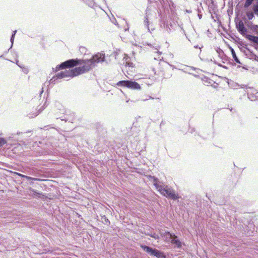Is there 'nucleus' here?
<instances>
[{
    "label": "nucleus",
    "instance_id": "393cba45",
    "mask_svg": "<svg viewBox=\"0 0 258 258\" xmlns=\"http://www.w3.org/2000/svg\"><path fill=\"white\" fill-rule=\"evenodd\" d=\"M199 17L200 19L201 18V15H199Z\"/></svg>",
    "mask_w": 258,
    "mask_h": 258
},
{
    "label": "nucleus",
    "instance_id": "b1692460",
    "mask_svg": "<svg viewBox=\"0 0 258 258\" xmlns=\"http://www.w3.org/2000/svg\"><path fill=\"white\" fill-rule=\"evenodd\" d=\"M194 47L196 48H199L198 45H196L194 46Z\"/></svg>",
    "mask_w": 258,
    "mask_h": 258
},
{
    "label": "nucleus",
    "instance_id": "1a4fd4ad",
    "mask_svg": "<svg viewBox=\"0 0 258 258\" xmlns=\"http://www.w3.org/2000/svg\"><path fill=\"white\" fill-rule=\"evenodd\" d=\"M151 255L155 256L158 258H165L166 257L165 254H164V253L163 252L160 251L156 249H153Z\"/></svg>",
    "mask_w": 258,
    "mask_h": 258
},
{
    "label": "nucleus",
    "instance_id": "39448f33",
    "mask_svg": "<svg viewBox=\"0 0 258 258\" xmlns=\"http://www.w3.org/2000/svg\"><path fill=\"white\" fill-rule=\"evenodd\" d=\"M152 17H153V18H156V13L154 11H151L149 7H148L146 10V16L145 17L144 23L145 27L147 28L149 32H150V30L149 28V21L152 19Z\"/></svg>",
    "mask_w": 258,
    "mask_h": 258
},
{
    "label": "nucleus",
    "instance_id": "9d476101",
    "mask_svg": "<svg viewBox=\"0 0 258 258\" xmlns=\"http://www.w3.org/2000/svg\"><path fill=\"white\" fill-rule=\"evenodd\" d=\"M245 37L249 41L253 42L258 45V36H254L249 34H247L245 35Z\"/></svg>",
    "mask_w": 258,
    "mask_h": 258
},
{
    "label": "nucleus",
    "instance_id": "f3484780",
    "mask_svg": "<svg viewBox=\"0 0 258 258\" xmlns=\"http://www.w3.org/2000/svg\"><path fill=\"white\" fill-rule=\"evenodd\" d=\"M124 55H125V56H124V57H123V58H124V59H125V63H126V66L130 67H133V63H132V62H128V61H127V58H126V54H124Z\"/></svg>",
    "mask_w": 258,
    "mask_h": 258
},
{
    "label": "nucleus",
    "instance_id": "a878e982",
    "mask_svg": "<svg viewBox=\"0 0 258 258\" xmlns=\"http://www.w3.org/2000/svg\"><path fill=\"white\" fill-rule=\"evenodd\" d=\"M80 49H85V48L84 47H81V48H80Z\"/></svg>",
    "mask_w": 258,
    "mask_h": 258
},
{
    "label": "nucleus",
    "instance_id": "ddd939ff",
    "mask_svg": "<svg viewBox=\"0 0 258 258\" xmlns=\"http://www.w3.org/2000/svg\"><path fill=\"white\" fill-rule=\"evenodd\" d=\"M16 32H17L16 30L14 31L13 32V34L12 35V36H11V40H10L11 42V46L10 48H12V46H13V43H14V38H15V36L16 35Z\"/></svg>",
    "mask_w": 258,
    "mask_h": 258
},
{
    "label": "nucleus",
    "instance_id": "a211bd4d",
    "mask_svg": "<svg viewBox=\"0 0 258 258\" xmlns=\"http://www.w3.org/2000/svg\"><path fill=\"white\" fill-rule=\"evenodd\" d=\"M6 143V141L4 138H0V147L3 146Z\"/></svg>",
    "mask_w": 258,
    "mask_h": 258
},
{
    "label": "nucleus",
    "instance_id": "f8f14e48",
    "mask_svg": "<svg viewBox=\"0 0 258 258\" xmlns=\"http://www.w3.org/2000/svg\"><path fill=\"white\" fill-rule=\"evenodd\" d=\"M19 175L20 176L24 177V178H25L26 179H27L28 180H35V181L40 180L39 179L37 178H33V177H32L28 176H26V175H22V174H19Z\"/></svg>",
    "mask_w": 258,
    "mask_h": 258
},
{
    "label": "nucleus",
    "instance_id": "9b49d317",
    "mask_svg": "<svg viewBox=\"0 0 258 258\" xmlns=\"http://www.w3.org/2000/svg\"><path fill=\"white\" fill-rule=\"evenodd\" d=\"M141 247L143 249H144L146 252L149 253L150 255L151 254L152 252V250H153V248L146 246V245H141Z\"/></svg>",
    "mask_w": 258,
    "mask_h": 258
},
{
    "label": "nucleus",
    "instance_id": "6ab92c4d",
    "mask_svg": "<svg viewBox=\"0 0 258 258\" xmlns=\"http://www.w3.org/2000/svg\"><path fill=\"white\" fill-rule=\"evenodd\" d=\"M253 11L255 14L258 16V6L257 5L253 6Z\"/></svg>",
    "mask_w": 258,
    "mask_h": 258
},
{
    "label": "nucleus",
    "instance_id": "4be33fe9",
    "mask_svg": "<svg viewBox=\"0 0 258 258\" xmlns=\"http://www.w3.org/2000/svg\"><path fill=\"white\" fill-rule=\"evenodd\" d=\"M39 112L42 111V109H41V107L39 109Z\"/></svg>",
    "mask_w": 258,
    "mask_h": 258
},
{
    "label": "nucleus",
    "instance_id": "412c9836",
    "mask_svg": "<svg viewBox=\"0 0 258 258\" xmlns=\"http://www.w3.org/2000/svg\"><path fill=\"white\" fill-rule=\"evenodd\" d=\"M151 236L152 237H153V238H155V239H158L159 238V236L158 235L155 234V233L153 234V235H151Z\"/></svg>",
    "mask_w": 258,
    "mask_h": 258
},
{
    "label": "nucleus",
    "instance_id": "4468645a",
    "mask_svg": "<svg viewBox=\"0 0 258 258\" xmlns=\"http://www.w3.org/2000/svg\"><path fill=\"white\" fill-rule=\"evenodd\" d=\"M253 1V0H246L244 5V8L248 7L250 5H251Z\"/></svg>",
    "mask_w": 258,
    "mask_h": 258
},
{
    "label": "nucleus",
    "instance_id": "423d86ee",
    "mask_svg": "<svg viewBox=\"0 0 258 258\" xmlns=\"http://www.w3.org/2000/svg\"><path fill=\"white\" fill-rule=\"evenodd\" d=\"M236 27L238 32L245 37V35H247L246 33L247 31V28L244 26V23L242 21H239L238 23H236Z\"/></svg>",
    "mask_w": 258,
    "mask_h": 258
},
{
    "label": "nucleus",
    "instance_id": "aec40b11",
    "mask_svg": "<svg viewBox=\"0 0 258 258\" xmlns=\"http://www.w3.org/2000/svg\"><path fill=\"white\" fill-rule=\"evenodd\" d=\"M150 99H153L154 98L152 97L151 96H148L147 98H145V99H142V100L143 101H146Z\"/></svg>",
    "mask_w": 258,
    "mask_h": 258
},
{
    "label": "nucleus",
    "instance_id": "dca6fc26",
    "mask_svg": "<svg viewBox=\"0 0 258 258\" xmlns=\"http://www.w3.org/2000/svg\"><path fill=\"white\" fill-rule=\"evenodd\" d=\"M232 55L233 57L237 63H240L238 58L236 57L235 52L234 51L233 49H232Z\"/></svg>",
    "mask_w": 258,
    "mask_h": 258
},
{
    "label": "nucleus",
    "instance_id": "0eeeda50",
    "mask_svg": "<svg viewBox=\"0 0 258 258\" xmlns=\"http://www.w3.org/2000/svg\"><path fill=\"white\" fill-rule=\"evenodd\" d=\"M248 98L251 101L258 100V91L253 88H249L247 91Z\"/></svg>",
    "mask_w": 258,
    "mask_h": 258
},
{
    "label": "nucleus",
    "instance_id": "5701e85b",
    "mask_svg": "<svg viewBox=\"0 0 258 258\" xmlns=\"http://www.w3.org/2000/svg\"><path fill=\"white\" fill-rule=\"evenodd\" d=\"M203 47V46H202L201 47H199V49H201V48ZM200 51H202V50H200Z\"/></svg>",
    "mask_w": 258,
    "mask_h": 258
},
{
    "label": "nucleus",
    "instance_id": "20e7f679",
    "mask_svg": "<svg viewBox=\"0 0 258 258\" xmlns=\"http://www.w3.org/2000/svg\"><path fill=\"white\" fill-rule=\"evenodd\" d=\"M117 85L119 86L126 87L133 90H140L141 89V86L138 83L135 81L128 80L119 81L117 83Z\"/></svg>",
    "mask_w": 258,
    "mask_h": 258
},
{
    "label": "nucleus",
    "instance_id": "f257e3e1",
    "mask_svg": "<svg viewBox=\"0 0 258 258\" xmlns=\"http://www.w3.org/2000/svg\"><path fill=\"white\" fill-rule=\"evenodd\" d=\"M105 60V54L103 53H98L93 55L91 59H69L55 68V71L57 72L60 69H64L68 68H71L77 65H79V67H76L73 69L64 70L53 76L49 81V83H54L57 79L62 78H73L80 74L85 73L96 66V63L103 62Z\"/></svg>",
    "mask_w": 258,
    "mask_h": 258
},
{
    "label": "nucleus",
    "instance_id": "2eb2a0df",
    "mask_svg": "<svg viewBox=\"0 0 258 258\" xmlns=\"http://www.w3.org/2000/svg\"><path fill=\"white\" fill-rule=\"evenodd\" d=\"M246 16L248 20H251L254 17L253 14L251 12H247L246 13Z\"/></svg>",
    "mask_w": 258,
    "mask_h": 258
},
{
    "label": "nucleus",
    "instance_id": "f03ea898",
    "mask_svg": "<svg viewBox=\"0 0 258 258\" xmlns=\"http://www.w3.org/2000/svg\"><path fill=\"white\" fill-rule=\"evenodd\" d=\"M154 185L162 195L174 200L178 198V196L175 191L167 185L161 184L157 179H154Z\"/></svg>",
    "mask_w": 258,
    "mask_h": 258
},
{
    "label": "nucleus",
    "instance_id": "7ed1b4c3",
    "mask_svg": "<svg viewBox=\"0 0 258 258\" xmlns=\"http://www.w3.org/2000/svg\"><path fill=\"white\" fill-rule=\"evenodd\" d=\"M164 236L166 241L168 242L171 239L170 242L175 245V246L178 248L181 247L182 243L180 240L177 239V236L175 235L170 233L169 232H165L164 234Z\"/></svg>",
    "mask_w": 258,
    "mask_h": 258
},
{
    "label": "nucleus",
    "instance_id": "6e6552de",
    "mask_svg": "<svg viewBox=\"0 0 258 258\" xmlns=\"http://www.w3.org/2000/svg\"><path fill=\"white\" fill-rule=\"evenodd\" d=\"M161 3L162 4L164 7H169L172 11L175 8V5L172 0H162Z\"/></svg>",
    "mask_w": 258,
    "mask_h": 258
}]
</instances>
